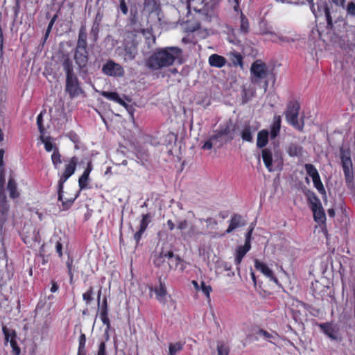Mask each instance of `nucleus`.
Wrapping results in <instances>:
<instances>
[{"instance_id":"f257e3e1","label":"nucleus","mask_w":355,"mask_h":355,"mask_svg":"<svg viewBox=\"0 0 355 355\" xmlns=\"http://www.w3.org/2000/svg\"><path fill=\"white\" fill-rule=\"evenodd\" d=\"M282 125V118L279 115H275L272 123L270 126V132L266 129H262L257 133V147L263 148L261 157L263 164L268 171H274L272 167L273 156L272 150L269 148H265L268 144L269 137L271 140L275 139L280 132Z\"/></svg>"},{"instance_id":"f03ea898","label":"nucleus","mask_w":355,"mask_h":355,"mask_svg":"<svg viewBox=\"0 0 355 355\" xmlns=\"http://www.w3.org/2000/svg\"><path fill=\"white\" fill-rule=\"evenodd\" d=\"M182 54L178 46H167L156 49L146 59V66L151 70H159L172 66Z\"/></svg>"},{"instance_id":"7ed1b4c3","label":"nucleus","mask_w":355,"mask_h":355,"mask_svg":"<svg viewBox=\"0 0 355 355\" xmlns=\"http://www.w3.org/2000/svg\"><path fill=\"white\" fill-rule=\"evenodd\" d=\"M78 162V158L76 156L71 157L64 165V169L60 176L58 182V200L62 203V210L69 209L73 205L75 200L79 196L80 191L73 196L67 198H64V184L67 180L75 173Z\"/></svg>"},{"instance_id":"20e7f679","label":"nucleus","mask_w":355,"mask_h":355,"mask_svg":"<svg viewBox=\"0 0 355 355\" xmlns=\"http://www.w3.org/2000/svg\"><path fill=\"white\" fill-rule=\"evenodd\" d=\"M142 33L138 30L126 31L124 34L123 45L125 55L129 60L135 58L137 54V46L141 41Z\"/></svg>"},{"instance_id":"39448f33","label":"nucleus","mask_w":355,"mask_h":355,"mask_svg":"<svg viewBox=\"0 0 355 355\" xmlns=\"http://www.w3.org/2000/svg\"><path fill=\"white\" fill-rule=\"evenodd\" d=\"M340 157L346 185L348 188H353L354 187V171L349 149L341 147L340 148Z\"/></svg>"},{"instance_id":"423d86ee","label":"nucleus","mask_w":355,"mask_h":355,"mask_svg":"<svg viewBox=\"0 0 355 355\" xmlns=\"http://www.w3.org/2000/svg\"><path fill=\"white\" fill-rule=\"evenodd\" d=\"M300 110V104L297 101H290L287 104L286 110L285 112V117L286 121L292 125L295 129L300 132L303 131L304 126V118L299 121V112Z\"/></svg>"},{"instance_id":"0eeeda50","label":"nucleus","mask_w":355,"mask_h":355,"mask_svg":"<svg viewBox=\"0 0 355 355\" xmlns=\"http://www.w3.org/2000/svg\"><path fill=\"white\" fill-rule=\"evenodd\" d=\"M250 74L252 83L259 84L261 80L268 78V69L266 64L261 60H257L251 65Z\"/></svg>"},{"instance_id":"6e6552de","label":"nucleus","mask_w":355,"mask_h":355,"mask_svg":"<svg viewBox=\"0 0 355 355\" xmlns=\"http://www.w3.org/2000/svg\"><path fill=\"white\" fill-rule=\"evenodd\" d=\"M234 130L231 128V121L220 125L218 130L214 131L211 139L216 140L219 143L218 147L225 143L230 142L234 139Z\"/></svg>"},{"instance_id":"1a4fd4ad","label":"nucleus","mask_w":355,"mask_h":355,"mask_svg":"<svg viewBox=\"0 0 355 355\" xmlns=\"http://www.w3.org/2000/svg\"><path fill=\"white\" fill-rule=\"evenodd\" d=\"M65 92L71 98H74L84 93L76 75L66 76Z\"/></svg>"},{"instance_id":"9d476101","label":"nucleus","mask_w":355,"mask_h":355,"mask_svg":"<svg viewBox=\"0 0 355 355\" xmlns=\"http://www.w3.org/2000/svg\"><path fill=\"white\" fill-rule=\"evenodd\" d=\"M149 295L152 297V293L153 292L155 295V299L160 303L165 304L166 303V297L168 294L167 288L164 282H163L161 278L159 279L158 286L148 285Z\"/></svg>"},{"instance_id":"9b49d317","label":"nucleus","mask_w":355,"mask_h":355,"mask_svg":"<svg viewBox=\"0 0 355 355\" xmlns=\"http://www.w3.org/2000/svg\"><path fill=\"white\" fill-rule=\"evenodd\" d=\"M102 72L109 76L122 77L124 75V69L118 63L112 60L107 61L102 67Z\"/></svg>"},{"instance_id":"f8f14e48","label":"nucleus","mask_w":355,"mask_h":355,"mask_svg":"<svg viewBox=\"0 0 355 355\" xmlns=\"http://www.w3.org/2000/svg\"><path fill=\"white\" fill-rule=\"evenodd\" d=\"M2 331L5 336L6 343L10 342L13 354L19 355L21 349L17 345L16 332L14 330L10 331L6 326L3 327Z\"/></svg>"},{"instance_id":"ddd939ff","label":"nucleus","mask_w":355,"mask_h":355,"mask_svg":"<svg viewBox=\"0 0 355 355\" xmlns=\"http://www.w3.org/2000/svg\"><path fill=\"white\" fill-rule=\"evenodd\" d=\"M189 228V222L186 219L180 220L177 223V230L180 232L182 237L185 240L191 238L198 233L196 231L194 225H191L187 232L186 230Z\"/></svg>"},{"instance_id":"4468645a","label":"nucleus","mask_w":355,"mask_h":355,"mask_svg":"<svg viewBox=\"0 0 355 355\" xmlns=\"http://www.w3.org/2000/svg\"><path fill=\"white\" fill-rule=\"evenodd\" d=\"M73 58L80 71H84L89 60L87 51L75 50Z\"/></svg>"},{"instance_id":"2eb2a0df","label":"nucleus","mask_w":355,"mask_h":355,"mask_svg":"<svg viewBox=\"0 0 355 355\" xmlns=\"http://www.w3.org/2000/svg\"><path fill=\"white\" fill-rule=\"evenodd\" d=\"M254 268L263 273L266 277L273 281L276 284L278 283L277 278L275 276L273 271L264 263L258 259L254 260Z\"/></svg>"},{"instance_id":"dca6fc26","label":"nucleus","mask_w":355,"mask_h":355,"mask_svg":"<svg viewBox=\"0 0 355 355\" xmlns=\"http://www.w3.org/2000/svg\"><path fill=\"white\" fill-rule=\"evenodd\" d=\"M173 252L171 250L164 251L162 252L155 257L153 260V263L157 268H162L166 262V260L168 259V263L169 261H173Z\"/></svg>"},{"instance_id":"f3484780","label":"nucleus","mask_w":355,"mask_h":355,"mask_svg":"<svg viewBox=\"0 0 355 355\" xmlns=\"http://www.w3.org/2000/svg\"><path fill=\"white\" fill-rule=\"evenodd\" d=\"M318 326L320 330L327 336L330 339L336 340H337L336 334L338 331V329H336V327L332 322H327L324 323L318 324Z\"/></svg>"},{"instance_id":"a211bd4d","label":"nucleus","mask_w":355,"mask_h":355,"mask_svg":"<svg viewBox=\"0 0 355 355\" xmlns=\"http://www.w3.org/2000/svg\"><path fill=\"white\" fill-rule=\"evenodd\" d=\"M92 171V162L89 161L87 163V168H85V170L84 171L82 175L79 178L78 180V186L80 187V191L87 188L89 174Z\"/></svg>"},{"instance_id":"6ab92c4d","label":"nucleus","mask_w":355,"mask_h":355,"mask_svg":"<svg viewBox=\"0 0 355 355\" xmlns=\"http://www.w3.org/2000/svg\"><path fill=\"white\" fill-rule=\"evenodd\" d=\"M288 155L291 157H301L303 154V147L295 142H291L286 148Z\"/></svg>"},{"instance_id":"aec40b11","label":"nucleus","mask_w":355,"mask_h":355,"mask_svg":"<svg viewBox=\"0 0 355 355\" xmlns=\"http://www.w3.org/2000/svg\"><path fill=\"white\" fill-rule=\"evenodd\" d=\"M245 225V221L239 214H234L230 219V225L226 230V233L229 234L239 227Z\"/></svg>"},{"instance_id":"412c9836","label":"nucleus","mask_w":355,"mask_h":355,"mask_svg":"<svg viewBox=\"0 0 355 355\" xmlns=\"http://www.w3.org/2000/svg\"><path fill=\"white\" fill-rule=\"evenodd\" d=\"M257 130L256 128L250 125L249 123L245 124L241 132V137L244 141L252 142L253 141V133Z\"/></svg>"},{"instance_id":"4be33fe9","label":"nucleus","mask_w":355,"mask_h":355,"mask_svg":"<svg viewBox=\"0 0 355 355\" xmlns=\"http://www.w3.org/2000/svg\"><path fill=\"white\" fill-rule=\"evenodd\" d=\"M251 245L244 244L243 245H240L238 247L236 250V256H235V264L236 265V268L239 270V265L241 264L243 258L245 257L246 253L250 250Z\"/></svg>"},{"instance_id":"5701e85b","label":"nucleus","mask_w":355,"mask_h":355,"mask_svg":"<svg viewBox=\"0 0 355 355\" xmlns=\"http://www.w3.org/2000/svg\"><path fill=\"white\" fill-rule=\"evenodd\" d=\"M226 62L225 58L218 54H212L209 57V64L211 67L221 68L225 65Z\"/></svg>"},{"instance_id":"b1692460","label":"nucleus","mask_w":355,"mask_h":355,"mask_svg":"<svg viewBox=\"0 0 355 355\" xmlns=\"http://www.w3.org/2000/svg\"><path fill=\"white\" fill-rule=\"evenodd\" d=\"M313 214L314 220L319 224H324L326 221V216L322 205L311 209Z\"/></svg>"},{"instance_id":"393cba45","label":"nucleus","mask_w":355,"mask_h":355,"mask_svg":"<svg viewBox=\"0 0 355 355\" xmlns=\"http://www.w3.org/2000/svg\"><path fill=\"white\" fill-rule=\"evenodd\" d=\"M101 94L105 98L117 103L121 105H126L125 102L119 96V94L116 92L103 91L101 92Z\"/></svg>"},{"instance_id":"a878e982","label":"nucleus","mask_w":355,"mask_h":355,"mask_svg":"<svg viewBox=\"0 0 355 355\" xmlns=\"http://www.w3.org/2000/svg\"><path fill=\"white\" fill-rule=\"evenodd\" d=\"M318 10L322 11L325 15L326 21L327 24V27L332 28L333 27V19L331 15L330 8L328 3H324L322 5L318 6Z\"/></svg>"},{"instance_id":"bb28decb","label":"nucleus","mask_w":355,"mask_h":355,"mask_svg":"<svg viewBox=\"0 0 355 355\" xmlns=\"http://www.w3.org/2000/svg\"><path fill=\"white\" fill-rule=\"evenodd\" d=\"M173 259L175 260V266L171 261L168 263L169 268L172 270H176L179 268L181 272H183L187 268V262L181 259L178 255L173 254Z\"/></svg>"},{"instance_id":"cd10ccee","label":"nucleus","mask_w":355,"mask_h":355,"mask_svg":"<svg viewBox=\"0 0 355 355\" xmlns=\"http://www.w3.org/2000/svg\"><path fill=\"white\" fill-rule=\"evenodd\" d=\"M305 194L307 196V200L310 205L311 209L320 206L322 205L320 200L318 198L313 191L308 189Z\"/></svg>"},{"instance_id":"c85d7f7f","label":"nucleus","mask_w":355,"mask_h":355,"mask_svg":"<svg viewBox=\"0 0 355 355\" xmlns=\"http://www.w3.org/2000/svg\"><path fill=\"white\" fill-rule=\"evenodd\" d=\"M7 189L9 191L10 198L15 199L19 197V193L17 191V184L13 178L8 180Z\"/></svg>"},{"instance_id":"c756f323","label":"nucleus","mask_w":355,"mask_h":355,"mask_svg":"<svg viewBox=\"0 0 355 355\" xmlns=\"http://www.w3.org/2000/svg\"><path fill=\"white\" fill-rule=\"evenodd\" d=\"M51 161L55 169H59L62 164V155L58 147H55L51 155Z\"/></svg>"},{"instance_id":"7c9ffc66","label":"nucleus","mask_w":355,"mask_h":355,"mask_svg":"<svg viewBox=\"0 0 355 355\" xmlns=\"http://www.w3.org/2000/svg\"><path fill=\"white\" fill-rule=\"evenodd\" d=\"M230 60L234 67L239 66L241 68L243 67V58L240 53L237 51L231 53Z\"/></svg>"},{"instance_id":"2f4dec72","label":"nucleus","mask_w":355,"mask_h":355,"mask_svg":"<svg viewBox=\"0 0 355 355\" xmlns=\"http://www.w3.org/2000/svg\"><path fill=\"white\" fill-rule=\"evenodd\" d=\"M62 67L66 73V76L76 75L73 71L72 60L69 57H67L64 59Z\"/></svg>"},{"instance_id":"473e14b6","label":"nucleus","mask_w":355,"mask_h":355,"mask_svg":"<svg viewBox=\"0 0 355 355\" xmlns=\"http://www.w3.org/2000/svg\"><path fill=\"white\" fill-rule=\"evenodd\" d=\"M94 288L92 286H90L87 290L83 293V300L87 305H89L94 297Z\"/></svg>"},{"instance_id":"72a5a7b5","label":"nucleus","mask_w":355,"mask_h":355,"mask_svg":"<svg viewBox=\"0 0 355 355\" xmlns=\"http://www.w3.org/2000/svg\"><path fill=\"white\" fill-rule=\"evenodd\" d=\"M250 24L248 18L241 12L240 16V31L243 34L249 32Z\"/></svg>"},{"instance_id":"f704fd0d","label":"nucleus","mask_w":355,"mask_h":355,"mask_svg":"<svg viewBox=\"0 0 355 355\" xmlns=\"http://www.w3.org/2000/svg\"><path fill=\"white\" fill-rule=\"evenodd\" d=\"M151 221V215L150 213H147L142 215V218L139 225V230L141 232H146L148 224Z\"/></svg>"},{"instance_id":"c9c22d12","label":"nucleus","mask_w":355,"mask_h":355,"mask_svg":"<svg viewBox=\"0 0 355 355\" xmlns=\"http://www.w3.org/2000/svg\"><path fill=\"white\" fill-rule=\"evenodd\" d=\"M73 259L70 255H68V259L66 262V266L67 268V273L69 276V282L70 284L73 283Z\"/></svg>"},{"instance_id":"e433bc0d","label":"nucleus","mask_w":355,"mask_h":355,"mask_svg":"<svg viewBox=\"0 0 355 355\" xmlns=\"http://www.w3.org/2000/svg\"><path fill=\"white\" fill-rule=\"evenodd\" d=\"M100 318H101L103 324L106 326L104 334H105V341H107L110 338L109 331L111 328V324H110V319L108 318V315H100Z\"/></svg>"},{"instance_id":"4c0bfd02","label":"nucleus","mask_w":355,"mask_h":355,"mask_svg":"<svg viewBox=\"0 0 355 355\" xmlns=\"http://www.w3.org/2000/svg\"><path fill=\"white\" fill-rule=\"evenodd\" d=\"M10 206L6 195H0V213L9 214Z\"/></svg>"},{"instance_id":"58836bf2","label":"nucleus","mask_w":355,"mask_h":355,"mask_svg":"<svg viewBox=\"0 0 355 355\" xmlns=\"http://www.w3.org/2000/svg\"><path fill=\"white\" fill-rule=\"evenodd\" d=\"M184 344L181 342H177L175 343H171L168 347L169 352L168 355H176V354L183 349Z\"/></svg>"},{"instance_id":"ea45409f","label":"nucleus","mask_w":355,"mask_h":355,"mask_svg":"<svg viewBox=\"0 0 355 355\" xmlns=\"http://www.w3.org/2000/svg\"><path fill=\"white\" fill-rule=\"evenodd\" d=\"M306 173L313 179L318 177L319 173L315 166L311 164H306L304 165Z\"/></svg>"},{"instance_id":"a19ab883","label":"nucleus","mask_w":355,"mask_h":355,"mask_svg":"<svg viewBox=\"0 0 355 355\" xmlns=\"http://www.w3.org/2000/svg\"><path fill=\"white\" fill-rule=\"evenodd\" d=\"M230 351V349L227 345L225 344L222 341H218L217 343L218 355H229Z\"/></svg>"},{"instance_id":"79ce46f5","label":"nucleus","mask_w":355,"mask_h":355,"mask_svg":"<svg viewBox=\"0 0 355 355\" xmlns=\"http://www.w3.org/2000/svg\"><path fill=\"white\" fill-rule=\"evenodd\" d=\"M136 156L141 161H147L149 157L148 151L142 147L136 149Z\"/></svg>"},{"instance_id":"37998d69","label":"nucleus","mask_w":355,"mask_h":355,"mask_svg":"<svg viewBox=\"0 0 355 355\" xmlns=\"http://www.w3.org/2000/svg\"><path fill=\"white\" fill-rule=\"evenodd\" d=\"M315 188L318 190L321 195H325L326 191L321 181L320 175L312 180Z\"/></svg>"},{"instance_id":"c03bdc74","label":"nucleus","mask_w":355,"mask_h":355,"mask_svg":"<svg viewBox=\"0 0 355 355\" xmlns=\"http://www.w3.org/2000/svg\"><path fill=\"white\" fill-rule=\"evenodd\" d=\"M42 142L44 144V148L46 151L50 152L51 150H53L54 146L53 144L51 141L50 137H44V136L40 137Z\"/></svg>"},{"instance_id":"a18cd8bd","label":"nucleus","mask_w":355,"mask_h":355,"mask_svg":"<svg viewBox=\"0 0 355 355\" xmlns=\"http://www.w3.org/2000/svg\"><path fill=\"white\" fill-rule=\"evenodd\" d=\"M347 16L355 17V3L349 1L345 4V8Z\"/></svg>"},{"instance_id":"49530a36","label":"nucleus","mask_w":355,"mask_h":355,"mask_svg":"<svg viewBox=\"0 0 355 355\" xmlns=\"http://www.w3.org/2000/svg\"><path fill=\"white\" fill-rule=\"evenodd\" d=\"M58 15L55 14L50 20L49 23V25L47 26V28L46 30V33L44 35V43L46 42V40H47V38L49 37V34L52 30V27L55 23V21H56V19H58Z\"/></svg>"},{"instance_id":"de8ad7c7","label":"nucleus","mask_w":355,"mask_h":355,"mask_svg":"<svg viewBox=\"0 0 355 355\" xmlns=\"http://www.w3.org/2000/svg\"><path fill=\"white\" fill-rule=\"evenodd\" d=\"M98 306L100 310V315H108V304L106 297L103 298L101 304H100V306Z\"/></svg>"},{"instance_id":"09e8293b","label":"nucleus","mask_w":355,"mask_h":355,"mask_svg":"<svg viewBox=\"0 0 355 355\" xmlns=\"http://www.w3.org/2000/svg\"><path fill=\"white\" fill-rule=\"evenodd\" d=\"M99 33V24L95 21L91 29V35L93 37V40L96 42L98 40Z\"/></svg>"},{"instance_id":"8fccbe9b","label":"nucleus","mask_w":355,"mask_h":355,"mask_svg":"<svg viewBox=\"0 0 355 355\" xmlns=\"http://www.w3.org/2000/svg\"><path fill=\"white\" fill-rule=\"evenodd\" d=\"M200 288L207 298L210 297V293L212 291L211 286L210 285H207L205 282L202 281L200 284Z\"/></svg>"},{"instance_id":"3c124183","label":"nucleus","mask_w":355,"mask_h":355,"mask_svg":"<svg viewBox=\"0 0 355 355\" xmlns=\"http://www.w3.org/2000/svg\"><path fill=\"white\" fill-rule=\"evenodd\" d=\"M87 38V28L85 25H82L79 29L78 40H86Z\"/></svg>"},{"instance_id":"603ef678","label":"nucleus","mask_w":355,"mask_h":355,"mask_svg":"<svg viewBox=\"0 0 355 355\" xmlns=\"http://www.w3.org/2000/svg\"><path fill=\"white\" fill-rule=\"evenodd\" d=\"M37 125L38 126L40 132L43 135L44 133L45 128L43 125V116L42 112L37 116Z\"/></svg>"},{"instance_id":"864d4df0","label":"nucleus","mask_w":355,"mask_h":355,"mask_svg":"<svg viewBox=\"0 0 355 355\" xmlns=\"http://www.w3.org/2000/svg\"><path fill=\"white\" fill-rule=\"evenodd\" d=\"M5 175L3 169H0V195H6L4 190Z\"/></svg>"},{"instance_id":"5fc2aeb1","label":"nucleus","mask_w":355,"mask_h":355,"mask_svg":"<svg viewBox=\"0 0 355 355\" xmlns=\"http://www.w3.org/2000/svg\"><path fill=\"white\" fill-rule=\"evenodd\" d=\"M75 50L87 51V42L78 40Z\"/></svg>"},{"instance_id":"6e6d98bb","label":"nucleus","mask_w":355,"mask_h":355,"mask_svg":"<svg viewBox=\"0 0 355 355\" xmlns=\"http://www.w3.org/2000/svg\"><path fill=\"white\" fill-rule=\"evenodd\" d=\"M275 42H286L290 43L294 42V40L286 36H277L275 35V38L272 39Z\"/></svg>"},{"instance_id":"4d7b16f0","label":"nucleus","mask_w":355,"mask_h":355,"mask_svg":"<svg viewBox=\"0 0 355 355\" xmlns=\"http://www.w3.org/2000/svg\"><path fill=\"white\" fill-rule=\"evenodd\" d=\"M105 342V340L99 343L96 355H107Z\"/></svg>"},{"instance_id":"13d9d810","label":"nucleus","mask_w":355,"mask_h":355,"mask_svg":"<svg viewBox=\"0 0 355 355\" xmlns=\"http://www.w3.org/2000/svg\"><path fill=\"white\" fill-rule=\"evenodd\" d=\"M86 336L85 334L81 333L78 338V349H86Z\"/></svg>"},{"instance_id":"bf43d9fd","label":"nucleus","mask_w":355,"mask_h":355,"mask_svg":"<svg viewBox=\"0 0 355 355\" xmlns=\"http://www.w3.org/2000/svg\"><path fill=\"white\" fill-rule=\"evenodd\" d=\"M20 1L19 0H15V6H13L12 10L13 11V13H14V19H16L18 16H19V11H20Z\"/></svg>"},{"instance_id":"052dcab7","label":"nucleus","mask_w":355,"mask_h":355,"mask_svg":"<svg viewBox=\"0 0 355 355\" xmlns=\"http://www.w3.org/2000/svg\"><path fill=\"white\" fill-rule=\"evenodd\" d=\"M216 144H217L216 140L211 139V136L210 138L209 139V140H207V141L205 142V144H203L202 148L204 150H210L212 148L213 145Z\"/></svg>"},{"instance_id":"680f3d73","label":"nucleus","mask_w":355,"mask_h":355,"mask_svg":"<svg viewBox=\"0 0 355 355\" xmlns=\"http://www.w3.org/2000/svg\"><path fill=\"white\" fill-rule=\"evenodd\" d=\"M8 218V214L6 213H0V233L2 232L3 228L6 222L7 221Z\"/></svg>"},{"instance_id":"e2e57ef3","label":"nucleus","mask_w":355,"mask_h":355,"mask_svg":"<svg viewBox=\"0 0 355 355\" xmlns=\"http://www.w3.org/2000/svg\"><path fill=\"white\" fill-rule=\"evenodd\" d=\"M257 334L258 335L262 336L266 339H270L273 338V336L271 334H270L269 332L263 329H259Z\"/></svg>"},{"instance_id":"0e129e2a","label":"nucleus","mask_w":355,"mask_h":355,"mask_svg":"<svg viewBox=\"0 0 355 355\" xmlns=\"http://www.w3.org/2000/svg\"><path fill=\"white\" fill-rule=\"evenodd\" d=\"M119 8H120V10H121V12L123 15H127L128 14V6L126 5V3H125V0H120V1H119Z\"/></svg>"},{"instance_id":"69168bd1","label":"nucleus","mask_w":355,"mask_h":355,"mask_svg":"<svg viewBox=\"0 0 355 355\" xmlns=\"http://www.w3.org/2000/svg\"><path fill=\"white\" fill-rule=\"evenodd\" d=\"M252 232H253V227H251L248 230L247 233L245 234V244L251 245L250 241H251Z\"/></svg>"},{"instance_id":"338daca9","label":"nucleus","mask_w":355,"mask_h":355,"mask_svg":"<svg viewBox=\"0 0 355 355\" xmlns=\"http://www.w3.org/2000/svg\"><path fill=\"white\" fill-rule=\"evenodd\" d=\"M145 232H141V230L139 229L137 232H136L134 234V239L137 244H138L142 237V235L144 234Z\"/></svg>"},{"instance_id":"774afa93","label":"nucleus","mask_w":355,"mask_h":355,"mask_svg":"<svg viewBox=\"0 0 355 355\" xmlns=\"http://www.w3.org/2000/svg\"><path fill=\"white\" fill-rule=\"evenodd\" d=\"M166 226H167L168 230L170 232L173 231L175 228V224L171 219L167 220Z\"/></svg>"}]
</instances>
